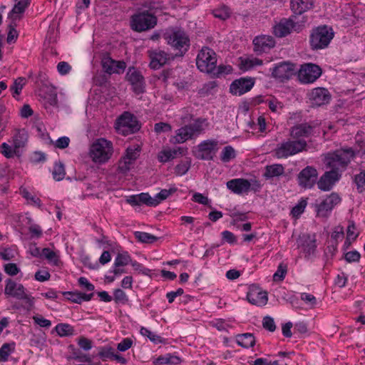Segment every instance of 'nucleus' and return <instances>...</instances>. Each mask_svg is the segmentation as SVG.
<instances>
[{
	"label": "nucleus",
	"mask_w": 365,
	"mask_h": 365,
	"mask_svg": "<svg viewBox=\"0 0 365 365\" xmlns=\"http://www.w3.org/2000/svg\"><path fill=\"white\" fill-rule=\"evenodd\" d=\"M63 294L66 297L67 299L71 301L72 302L81 304V292H64Z\"/></svg>",
	"instance_id": "obj_58"
},
{
	"label": "nucleus",
	"mask_w": 365,
	"mask_h": 365,
	"mask_svg": "<svg viewBox=\"0 0 365 365\" xmlns=\"http://www.w3.org/2000/svg\"><path fill=\"white\" fill-rule=\"evenodd\" d=\"M114 301L115 303L125 304L128 302V298L124 291L120 289H116L113 292Z\"/></svg>",
	"instance_id": "obj_50"
},
{
	"label": "nucleus",
	"mask_w": 365,
	"mask_h": 365,
	"mask_svg": "<svg viewBox=\"0 0 365 365\" xmlns=\"http://www.w3.org/2000/svg\"><path fill=\"white\" fill-rule=\"evenodd\" d=\"M115 60L112 59L108 54H105L101 60V64L104 72L112 74L113 72Z\"/></svg>",
	"instance_id": "obj_39"
},
{
	"label": "nucleus",
	"mask_w": 365,
	"mask_h": 365,
	"mask_svg": "<svg viewBox=\"0 0 365 365\" xmlns=\"http://www.w3.org/2000/svg\"><path fill=\"white\" fill-rule=\"evenodd\" d=\"M130 262L131 257L127 252L118 253L117 257H115L114 266L115 267L125 266L128 264Z\"/></svg>",
	"instance_id": "obj_44"
},
{
	"label": "nucleus",
	"mask_w": 365,
	"mask_h": 365,
	"mask_svg": "<svg viewBox=\"0 0 365 365\" xmlns=\"http://www.w3.org/2000/svg\"><path fill=\"white\" fill-rule=\"evenodd\" d=\"M334 33L331 27L322 26L313 29L310 35V46L313 50L327 48L334 38Z\"/></svg>",
	"instance_id": "obj_5"
},
{
	"label": "nucleus",
	"mask_w": 365,
	"mask_h": 365,
	"mask_svg": "<svg viewBox=\"0 0 365 365\" xmlns=\"http://www.w3.org/2000/svg\"><path fill=\"white\" fill-rule=\"evenodd\" d=\"M322 73V68L317 64L304 63L298 71V78L303 83H312L321 76Z\"/></svg>",
	"instance_id": "obj_11"
},
{
	"label": "nucleus",
	"mask_w": 365,
	"mask_h": 365,
	"mask_svg": "<svg viewBox=\"0 0 365 365\" xmlns=\"http://www.w3.org/2000/svg\"><path fill=\"white\" fill-rule=\"evenodd\" d=\"M4 271L10 276H15L19 272L20 269L16 264L9 263L5 264Z\"/></svg>",
	"instance_id": "obj_62"
},
{
	"label": "nucleus",
	"mask_w": 365,
	"mask_h": 365,
	"mask_svg": "<svg viewBox=\"0 0 365 365\" xmlns=\"http://www.w3.org/2000/svg\"><path fill=\"white\" fill-rule=\"evenodd\" d=\"M356 152L351 148H341L324 154L323 161L326 168L342 173L346 170Z\"/></svg>",
	"instance_id": "obj_1"
},
{
	"label": "nucleus",
	"mask_w": 365,
	"mask_h": 365,
	"mask_svg": "<svg viewBox=\"0 0 365 365\" xmlns=\"http://www.w3.org/2000/svg\"><path fill=\"white\" fill-rule=\"evenodd\" d=\"M361 255L357 251H350L346 253L345 259L348 262H359L360 259Z\"/></svg>",
	"instance_id": "obj_64"
},
{
	"label": "nucleus",
	"mask_w": 365,
	"mask_h": 365,
	"mask_svg": "<svg viewBox=\"0 0 365 365\" xmlns=\"http://www.w3.org/2000/svg\"><path fill=\"white\" fill-rule=\"evenodd\" d=\"M301 299L312 307H314L317 304L316 297L311 294L302 293L301 294Z\"/></svg>",
	"instance_id": "obj_61"
},
{
	"label": "nucleus",
	"mask_w": 365,
	"mask_h": 365,
	"mask_svg": "<svg viewBox=\"0 0 365 365\" xmlns=\"http://www.w3.org/2000/svg\"><path fill=\"white\" fill-rule=\"evenodd\" d=\"M237 344L242 348L248 349L255 344V338L252 334L245 333L236 336Z\"/></svg>",
	"instance_id": "obj_32"
},
{
	"label": "nucleus",
	"mask_w": 365,
	"mask_h": 365,
	"mask_svg": "<svg viewBox=\"0 0 365 365\" xmlns=\"http://www.w3.org/2000/svg\"><path fill=\"white\" fill-rule=\"evenodd\" d=\"M227 187L237 195L247 193L251 189V183L244 178L232 179L227 182Z\"/></svg>",
	"instance_id": "obj_21"
},
{
	"label": "nucleus",
	"mask_w": 365,
	"mask_h": 365,
	"mask_svg": "<svg viewBox=\"0 0 365 365\" xmlns=\"http://www.w3.org/2000/svg\"><path fill=\"white\" fill-rule=\"evenodd\" d=\"M9 30L7 34L6 41L8 43H11L16 41L19 34L12 25H9Z\"/></svg>",
	"instance_id": "obj_63"
},
{
	"label": "nucleus",
	"mask_w": 365,
	"mask_h": 365,
	"mask_svg": "<svg viewBox=\"0 0 365 365\" xmlns=\"http://www.w3.org/2000/svg\"><path fill=\"white\" fill-rule=\"evenodd\" d=\"M297 247L301 248L305 256H309L313 254L316 250V237L309 234L299 235L297 240Z\"/></svg>",
	"instance_id": "obj_20"
},
{
	"label": "nucleus",
	"mask_w": 365,
	"mask_h": 365,
	"mask_svg": "<svg viewBox=\"0 0 365 365\" xmlns=\"http://www.w3.org/2000/svg\"><path fill=\"white\" fill-rule=\"evenodd\" d=\"M148 53L150 59V67L154 70L160 68L168 61L173 60L175 57L172 54L168 53L159 48L149 50Z\"/></svg>",
	"instance_id": "obj_13"
},
{
	"label": "nucleus",
	"mask_w": 365,
	"mask_h": 365,
	"mask_svg": "<svg viewBox=\"0 0 365 365\" xmlns=\"http://www.w3.org/2000/svg\"><path fill=\"white\" fill-rule=\"evenodd\" d=\"M262 326L264 329L272 332L276 329L274 319L269 316H266L263 318Z\"/></svg>",
	"instance_id": "obj_56"
},
{
	"label": "nucleus",
	"mask_w": 365,
	"mask_h": 365,
	"mask_svg": "<svg viewBox=\"0 0 365 365\" xmlns=\"http://www.w3.org/2000/svg\"><path fill=\"white\" fill-rule=\"evenodd\" d=\"M126 80L132 86V89L136 94L144 93L145 82L142 73L135 67H129L125 76Z\"/></svg>",
	"instance_id": "obj_12"
},
{
	"label": "nucleus",
	"mask_w": 365,
	"mask_h": 365,
	"mask_svg": "<svg viewBox=\"0 0 365 365\" xmlns=\"http://www.w3.org/2000/svg\"><path fill=\"white\" fill-rule=\"evenodd\" d=\"M341 177V173L336 171L331 170L326 171L317 182L319 189L323 191L330 190Z\"/></svg>",
	"instance_id": "obj_19"
},
{
	"label": "nucleus",
	"mask_w": 365,
	"mask_h": 365,
	"mask_svg": "<svg viewBox=\"0 0 365 365\" xmlns=\"http://www.w3.org/2000/svg\"><path fill=\"white\" fill-rule=\"evenodd\" d=\"M181 362V359L179 356L173 355L171 354H167L164 356H158L154 364L155 365H162V364H171V365H178Z\"/></svg>",
	"instance_id": "obj_34"
},
{
	"label": "nucleus",
	"mask_w": 365,
	"mask_h": 365,
	"mask_svg": "<svg viewBox=\"0 0 365 365\" xmlns=\"http://www.w3.org/2000/svg\"><path fill=\"white\" fill-rule=\"evenodd\" d=\"M172 126L167 123L160 122L157 123L154 125V130L157 134H160L162 133H168L171 131Z\"/></svg>",
	"instance_id": "obj_53"
},
{
	"label": "nucleus",
	"mask_w": 365,
	"mask_h": 365,
	"mask_svg": "<svg viewBox=\"0 0 365 365\" xmlns=\"http://www.w3.org/2000/svg\"><path fill=\"white\" fill-rule=\"evenodd\" d=\"M52 175H53L54 180H56L57 181H60V180H63L66 175L63 164L61 163H55L53 170L52 172Z\"/></svg>",
	"instance_id": "obj_46"
},
{
	"label": "nucleus",
	"mask_w": 365,
	"mask_h": 365,
	"mask_svg": "<svg viewBox=\"0 0 365 365\" xmlns=\"http://www.w3.org/2000/svg\"><path fill=\"white\" fill-rule=\"evenodd\" d=\"M262 61L257 58H246L243 59L241 61L240 68L241 69L247 71L256 66L262 65Z\"/></svg>",
	"instance_id": "obj_40"
},
{
	"label": "nucleus",
	"mask_w": 365,
	"mask_h": 365,
	"mask_svg": "<svg viewBox=\"0 0 365 365\" xmlns=\"http://www.w3.org/2000/svg\"><path fill=\"white\" fill-rule=\"evenodd\" d=\"M42 257L46 259L53 265H58L60 260L57 254L49 248L42 250Z\"/></svg>",
	"instance_id": "obj_38"
},
{
	"label": "nucleus",
	"mask_w": 365,
	"mask_h": 365,
	"mask_svg": "<svg viewBox=\"0 0 365 365\" xmlns=\"http://www.w3.org/2000/svg\"><path fill=\"white\" fill-rule=\"evenodd\" d=\"M186 152V149L183 148H178V149H166L159 152L158 158L161 163H166L173 158H175L178 154L184 155Z\"/></svg>",
	"instance_id": "obj_29"
},
{
	"label": "nucleus",
	"mask_w": 365,
	"mask_h": 365,
	"mask_svg": "<svg viewBox=\"0 0 365 365\" xmlns=\"http://www.w3.org/2000/svg\"><path fill=\"white\" fill-rule=\"evenodd\" d=\"M166 43L176 51L175 57H182L189 50L190 41L187 33L178 27L168 29L163 34Z\"/></svg>",
	"instance_id": "obj_2"
},
{
	"label": "nucleus",
	"mask_w": 365,
	"mask_h": 365,
	"mask_svg": "<svg viewBox=\"0 0 365 365\" xmlns=\"http://www.w3.org/2000/svg\"><path fill=\"white\" fill-rule=\"evenodd\" d=\"M57 94L55 91L51 90L43 96V104L55 106L57 105Z\"/></svg>",
	"instance_id": "obj_49"
},
{
	"label": "nucleus",
	"mask_w": 365,
	"mask_h": 365,
	"mask_svg": "<svg viewBox=\"0 0 365 365\" xmlns=\"http://www.w3.org/2000/svg\"><path fill=\"white\" fill-rule=\"evenodd\" d=\"M354 182L359 192L365 191V171L362 170L354 176Z\"/></svg>",
	"instance_id": "obj_47"
},
{
	"label": "nucleus",
	"mask_w": 365,
	"mask_h": 365,
	"mask_svg": "<svg viewBox=\"0 0 365 365\" xmlns=\"http://www.w3.org/2000/svg\"><path fill=\"white\" fill-rule=\"evenodd\" d=\"M247 299L252 304L264 306L268 301L267 292L257 288L252 289L247 292Z\"/></svg>",
	"instance_id": "obj_24"
},
{
	"label": "nucleus",
	"mask_w": 365,
	"mask_h": 365,
	"mask_svg": "<svg viewBox=\"0 0 365 365\" xmlns=\"http://www.w3.org/2000/svg\"><path fill=\"white\" fill-rule=\"evenodd\" d=\"M308 98L312 106H322L328 104L331 98L329 91L322 87L313 88L307 94Z\"/></svg>",
	"instance_id": "obj_15"
},
{
	"label": "nucleus",
	"mask_w": 365,
	"mask_h": 365,
	"mask_svg": "<svg viewBox=\"0 0 365 365\" xmlns=\"http://www.w3.org/2000/svg\"><path fill=\"white\" fill-rule=\"evenodd\" d=\"M307 206V201L301 200L292 210L291 213L294 217H299L304 210Z\"/></svg>",
	"instance_id": "obj_52"
},
{
	"label": "nucleus",
	"mask_w": 365,
	"mask_h": 365,
	"mask_svg": "<svg viewBox=\"0 0 365 365\" xmlns=\"http://www.w3.org/2000/svg\"><path fill=\"white\" fill-rule=\"evenodd\" d=\"M307 143L304 140H287L277 144L274 150V155L278 159L287 158L304 150H307Z\"/></svg>",
	"instance_id": "obj_3"
},
{
	"label": "nucleus",
	"mask_w": 365,
	"mask_h": 365,
	"mask_svg": "<svg viewBox=\"0 0 365 365\" xmlns=\"http://www.w3.org/2000/svg\"><path fill=\"white\" fill-rule=\"evenodd\" d=\"M127 202L132 206L140 205L145 204L148 206L155 207L157 203L155 200H151V197L148 193H140L136 195H132L127 199Z\"/></svg>",
	"instance_id": "obj_27"
},
{
	"label": "nucleus",
	"mask_w": 365,
	"mask_h": 365,
	"mask_svg": "<svg viewBox=\"0 0 365 365\" xmlns=\"http://www.w3.org/2000/svg\"><path fill=\"white\" fill-rule=\"evenodd\" d=\"M359 235V232H356L355 224L353 221L349 222L346 230V237L348 240L354 241Z\"/></svg>",
	"instance_id": "obj_54"
},
{
	"label": "nucleus",
	"mask_w": 365,
	"mask_h": 365,
	"mask_svg": "<svg viewBox=\"0 0 365 365\" xmlns=\"http://www.w3.org/2000/svg\"><path fill=\"white\" fill-rule=\"evenodd\" d=\"M140 151V146L138 145H134L132 146H129L126 149V153L123 156L125 159L129 160L132 163H133L139 156V153Z\"/></svg>",
	"instance_id": "obj_41"
},
{
	"label": "nucleus",
	"mask_w": 365,
	"mask_h": 365,
	"mask_svg": "<svg viewBox=\"0 0 365 365\" xmlns=\"http://www.w3.org/2000/svg\"><path fill=\"white\" fill-rule=\"evenodd\" d=\"M32 319L34 322L41 327L49 328L51 326V321L42 317L41 316H34Z\"/></svg>",
	"instance_id": "obj_59"
},
{
	"label": "nucleus",
	"mask_w": 365,
	"mask_h": 365,
	"mask_svg": "<svg viewBox=\"0 0 365 365\" xmlns=\"http://www.w3.org/2000/svg\"><path fill=\"white\" fill-rule=\"evenodd\" d=\"M254 50L256 52H266L273 48L275 41L270 36H257L253 40Z\"/></svg>",
	"instance_id": "obj_23"
},
{
	"label": "nucleus",
	"mask_w": 365,
	"mask_h": 365,
	"mask_svg": "<svg viewBox=\"0 0 365 365\" xmlns=\"http://www.w3.org/2000/svg\"><path fill=\"white\" fill-rule=\"evenodd\" d=\"M341 202V197L336 192H331L317 206V216L327 217L332 209Z\"/></svg>",
	"instance_id": "obj_17"
},
{
	"label": "nucleus",
	"mask_w": 365,
	"mask_h": 365,
	"mask_svg": "<svg viewBox=\"0 0 365 365\" xmlns=\"http://www.w3.org/2000/svg\"><path fill=\"white\" fill-rule=\"evenodd\" d=\"M130 28L137 32L150 30L157 24V18L148 11L138 12L130 18Z\"/></svg>",
	"instance_id": "obj_6"
},
{
	"label": "nucleus",
	"mask_w": 365,
	"mask_h": 365,
	"mask_svg": "<svg viewBox=\"0 0 365 365\" xmlns=\"http://www.w3.org/2000/svg\"><path fill=\"white\" fill-rule=\"evenodd\" d=\"M11 352L9 344H4L0 349V361H6Z\"/></svg>",
	"instance_id": "obj_57"
},
{
	"label": "nucleus",
	"mask_w": 365,
	"mask_h": 365,
	"mask_svg": "<svg viewBox=\"0 0 365 365\" xmlns=\"http://www.w3.org/2000/svg\"><path fill=\"white\" fill-rule=\"evenodd\" d=\"M140 334L142 335H143V336H148L151 341H153V342H154L155 344L162 341L161 337L160 336H158L156 334L152 332L151 331H150L147 328L142 327L140 329Z\"/></svg>",
	"instance_id": "obj_51"
},
{
	"label": "nucleus",
	"mask_w": 365,
	"mask_h": 365,
	"mask_svg": "<svg viewBox=\"0 0 365 365\" xmlns=\"http://www.w3.org/2000/svg\"><path fill=\"white\" fill-rule=\"evenodd\" d=\"M176 191L177 188L175 187H170V189H163L154 197H151V200H155V202H157L155 204V206H157L161 202V201L167 199Z\"/></svg>",
	"instance_id": "obj_36"
},
{
	"label": "nucleus",
	"mask_w": 365,
	"mask_h": 365,
	"mask_svg": "<svg viewBox=\"0 0 365 365\" xmlns=\"http://www.w3.org/2000/svg\"><path fill=\"white\" fill-rule=\"evenodd\" d=\"M78 346L85 351H88L92 348V341L84 337L81 336L78 340Z\"/></svg>",
	"instance_id": "obj_60"
},
{
	"label": "nucleus",
	"mask_w": 365,
	"mask_h": 365,
	"mask_svg": "<svg viewBox=\"0 0 365 365\" xmlns=\"http://www.w3.org/2000/svg\"><path fill=\"white\" fill-rule=\"evenodd\" d=\"M314 128V125L307 123L297 124L289 129V135L296 140H300V138H308L312 134Z\"/></svg>",
	"instance_id": "obj_22"
},
{
	"label": "nucleus",
	"mask_w": 365,
	"mask_h": 365,
	"mask_svg": "<svg viewBox=\"0 0 365 365\" xmlns=\"http://www.w3.org/2000/svg\"><path fill=\"white\" fill-rule=\"evenodd\" d=\"M28 140V135L24 130H19L13 137L14 151L15 153L19 152V149L24 148Z\"/></svg>",
	"instance_id": "obj_31"
},
{
	"label": "nucleus",
	"mask_w": 365,
	"mask_h": 365,
	"mask_svg": "<svg viewBox=\"0 0 365 365\" xmlns=\"http://www.w3.org/2000/svg\"><path fill=\"white\" fill-rule=\"evenodd\" d=\"M284 173V168L281 164H273L267 165L265 168V173L264 176L267 178H272L278 177L283 175Z\"/></svg>",
	"instance_id": "obj_33"
},
{
	"label": "nucleus",
	"mask_w": 365,
	"mask_h": 365,
	"mask_svg": "<svg viewBox=\"0 0 365 365\" xmlns=\"http://www.w3.org/2000/svg\"><path fill=\"white\" fill-rule=\"evenodd\" d=\"M287 273V266L280 264L277 272L273 275L274 281H282Z\"/></svg>",
	"instance_id": "obj_55"
},
{
	"label": "nucleus",
	"mask_w": 365,
	"mask_h": 365,
	"mask_svg": "<svg viewBox=\"0 0 365 365\" xmlns=\"http://www.w3.org/2000/svg\"><path fill=\"white\" fill-rule=\"evenodd\" d=\"M255 85L252 78H240L235 80L230 86V93L234 95L241 96L250 91Z\"/></svg>",
	"instance_id": "obj_18"
},
{
	"label": "nucleus",
	"mask_w": 365,
	"mask_h": 365,
	"mask_svg": "<svg viewBox=\"0 0 365 365\" xmlns=\"http://www.w3.org/2000/svg\"><path fill=\"white\" fill-rule=\"evenodd\" d=\"M213 15L215 18L221 20H226L230 18L231 12L230 9L227 6H222L218 9L213 10Z\"/></svg>",
	"instance_id": "obj_45"
},
{
	"label": "nucleus",
	"mask_w": 365,
	"mask_h": 365,
	"mask_svg": "<svg viewBox=\"0 0 365 365\" xmlns=\"http://www.w3.org/2000/svg\"><path fill=\"white\" fill-rule=\"evenodd\" d=\"M236 156L235 149L230 146H225L220 155V159L224 163H228Z\"/></svg>",
	"instance_id": "obj_43"
},
{
	"label": "nucleus",
	"mask_w": 365,
	"mask_h": 365,
	"mask_svg": "<svg viewBox=\"0 0 365 365\" xmlns=\"http://www.w3.org/2000/svg\"><path fill=\"white\" fill-rule=\"evenodd\" d=\"M193 135L188 125H185L177 130L176 135L171 140L173 143H182L187 140L192 138Z\"/></svg>",
	"instance_id": "obj_30"
},
{
	"label": "nucleus",
	"mask_w": 365,
	"mask_h": 365,
	"mask_svg": "<svg viewBox=\"0 0 365 365\" xmlns=\"http://www.w3.org/2000/svg\"><path fill=\"white\" fill-rule=\"evenodd\" d=\"M297 68L290 62H282L272 68V75L282 81L287 80L296 74Z\"/></svg>",
	"instance_id": "obj_16"
},
{
	"label": "nucleus",
	"mask_w": 365,
	"mask_h": 365,
	"mask_svg": "<svg viewBox=\"0 0 365 365\" xmlns=\"http://www.w3.org/2000/svg\"><path fill=\"white\" fill-rule=\"evenodd\" d=\"M55 329L61 337L72 336L74 334L73 327L68 324H58L56 326Z\"/></svg>",
	"instance_id": "obj_37"
},
{
	"label": "nucleus",
	"mask_w": 365,
	"mask_h": 365,
	"mask_svg": "<svg viewBox=\"0 0 365 365\" xmlns=\"http://www.w3.org/2000/svg\"><path fill=\"white\" fill-rule=\"evenodd\" d=\"M294 23L291 19H282L273 27L274 34L279 38L284 37L290 34L294 28Z\"/></svg>",
	"instance_id": "obj_25"
},
{
	"label": "nucleus",
	"mask_w": 365,
	"mask_h": 365,
	"mask_svg": "<svg viewBox=\"0 0 365 365\" xmlns=\"http://www.w3.org/2000/svg\"><path fill=\"white\" fill-rule=\"evenodd\" d=\"M317 177V170L312 166H307L298 174L299 185L305 189L312 188L315 185Z\"/></svg>",
	"instance_id": "obj_14"
},
{
	"label": "nucleus",
	"mask_w": 365,
	"mask_h": 365,
	"mask_svg": "<svg viewBox=\"0 0 365 365\" xmlns=\"http://www.w3.org/2000/svg\"><path fill=\"white\" fill-rule=\"evenodd\" d=\"M207 125L208 123L206 119L197 118L192 123L188 125V127H190L193 136H195L198 135L201 133H202L207 126Z\"/></svg>",
	"instance_id": "obj_35"
},
{
	"label": "nucleus",
	"mask_w": 365,
	"mask_h": 365,
	"mask_svg": "<svg viewBox=\"0 0 365 365\" xmlns=\"http://www.w3.org/2000/svg\"><path fill=\"white\" fill-rule=\"evenodd\" d=\"M113 152V143L105 138H99L91 145L90 155L95 163H104L110 158Z\"/></svg>",
	"instance_id": "obj_4"
},
{
	"label": "nucleus",
	"mask_w": 365,
	"mask_h": 365,
	"mask_svg": "<svg viewBox=\"0 0 365 365\" xmlns=\"http://www.w3.org/2000/svg\"><path fill=\"white\" fill-rule=\"evenodd\" d=\"M16 1L9 15L13 22L20 20L22 18L23 14L31 2L30 0H20Z\"/></svg>",
	"instance_id": "obj_28"
},
{
	"label": "nucleus",
	"mask_w": 365,
	"mask_h": 365,
	"mask_svg": "<svg viewBox=\"0 0 365 365\" xmlns=\"http://www.w3.org/2000/svg\"><path fill=\"white\" fill-rule=\"evenodd\" d=\"M217 55L215 52L208 48L203 47L199 52L196 58L197 68L205 73H211L217 68Z\"/></svg>",
	"instance_id": "obj_7"
},
{
	"label": "nucleus",
	"mask_w": 365,
	"mask_h": 365,
	"mask_svg": "<svg viewBox=\"0 0 365 365\" xmlns=\"http://www.w3.org/2000/svg\"><path fill=\"white\" fill-rule=\"evenodd\" d=\"M26 79L25 78L19 77L16 78L13 85L11 86L10 89L14 93L13 96L15 97V95H19L24 86L25 85Z\"/></svg>",
	"instance_id": "obj_48"
},
{
	"label": "nucleus",
	"mask_w": 365,
	"mask_h": 365,
	"mask_svg": "<svg viewBox=\"0 0 365 365\" xmlns=\"http://www.w3.org/2000/svg\"><path fill=\"white\" fill-rule=\"evenodd\" d=\"M4 294L18 299L24 300L27 309H30L34 303V298L26 294L25 287L21 284H17L11 279L6 280Z\"/></svg>",
	"instance_id": "obj_8"
},
{
	"label": "nucleus",
	"mask_w": 365,
	"mask_h": 365,
	"mask_svg": "<svg viewBox=\"0 0 365 365\" xmlns=\"http://www.w3.org/2000/svg\"><path fill=\"white\" fill-rule=\"evenodd\" d=\"M138 241L143 243H153L158 240V237L150 233L137 231L134 233Z\"/></svg>",
	"instance_id": "obj_42"
},
{
	"label": "nucleus",
	"mask_w": 365,
	"mask_h": 365,
	"mask_svg": "<svg viewBox=\"0 0 365 365\" xmlns=\"http://www.w3.org/2000/svg\"><path fill=\"white\" fill-rule=\"evenodd\" d=\"M115 128L119 133L128 135L138 131L140 125L133 115L125 112L117 119Z\"/></svg>",
	"instance_id": "obj_9"
},
{
	"label": "nucleus",
	"mask_w": 365,
	"mask_h": 365,
	"mask_svg": "<svg viewBox=\"0 0 365 365\" xmlns=\"http://www.w3.org/2000/svg\"><path fill=\"white\" fill-rule=\"evenodd\" d=\"M314 0H290L292 11L297 15L303 13L313 8Z\"/></svg>",
	"instance_id": "obj_26"
},
{
	"label": "nucleus",
	"mask_w": 365,
	"mask_h": 365,
	"mask_svg": "<svg viewBox=\"0 0 365 365\" xmlns=\"http://www.w3.org/2000/svg\"><path fill=\"white\" fill-rule=\"evenodd\" d=\"M218 150V141L214 139L201 142L194 151L195 156L200 160H212Z\"/></svg>",
	"instance_id": "obj_10"
}]
</instances>
